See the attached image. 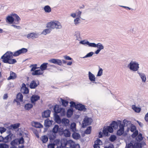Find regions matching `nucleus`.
<instances>
[{
	"label": "nucleus",
	"mask_w": 148,
	"mask_h": 148,
	"mask_svg": "<svg viewBox=\"0 0 148 148\" xmlns=\"http://www.w3.org/2000/svg\"><path fill=\"white\" fill-rule=\"evenodd\" d=\"M53 122V121L50 120L49 119H47L45 120L44 126L46 127H49L51 126Z\"/></svg>",
	"instance_id": "13"
},
{
	"label": "nucleus",
	"mask_w": 148,
	"mask_h": 148,
	"mask_svg": "<svg viewBox=\"0 0 148 148\" xmlns=\"http://www.w3.org/2000/svg\"><path fill=\"white\" fill-rule=\"evenodd\" d=\"M63 133L65 136L69 137L70 136V132L68 130H65L63 132Z\"/></svg>",
	"instance_id": "40"
},
{
	"label": "nucleus",
	"mask_w": 148,
	"mask_h": 148,
	"mask_svg": "<svg viewBox=\"0 0 148 148\" xmlns=\"http://www.w3.org/2000/svg\"><path fill=\"white\" fill-rule=\"evenodd\" d=\"M49 62L54 64L61 66L62 64V61L60 60L55 59H51L49 60Z\"/></svg>",
	"instance_id": "11"
},
{
	"label": "nucleus",
	"mask_w": 148,
	"mask_h": 148,
	"mask_svg": "<svg viewBox=\"0 0 148 148\" xmlns=\"http://www.w3.org/2000/svg\"><path fill=\"white\" fill-rule=\"evenodd\" d=\"M92 121L91 118L87 117L85 118L82 123V127L85 128L86 126L90 125Z\"/></svg>",
	"instance_id": "5"
},
{
	"label": "nucleus",
	"mask_w": 148,
	"mask_h": 148,
	"mask_svg": "<svg viewBox=\"0 0 148 148\" xmlns=\"http://www.w3.org/2000/svg\"><path fill=\"white\" fill-rule=\"evenodd\" d=\"M14 20L13 16H12V14H10V16H7L6 19V22L10 24L13 23L14 22Z\"/></svg>",
	"instance_id": "14"
},
{
	"label": "nucleus",
	"mask_w": 148,
	"mask_h": 148,
	"mask_svg": "<svg viewBox=\"0 0 148 148\" xmlns=\"http://www.w3.org/2000/svg\"><path fill=\"white\" fill-rule=\"evenodd\" d=\"M95 144L100 145L102 144V142L100 139H97L95 142Z\"/></svg>",
	"instance_id": "59"
},
{
	"label": "nucleus",
	"mask_w": 148,
	"mask_h": 148,
	"mask_svg": "<svg viewBox=\"0 0 148 148\" xmlns=\"http://www.w3.org/2000/svg\"><path fill=\"white\" fill-rule=\"evenodd\" d=\"M88 76L89 80L94 83V82L96 80V78L95 75L92 74L90 71H89L88 73Z\"/></svg>",
	"instance_id": "15"
},
{
	"label": "nucleus",
	"mask_w": 148,
	"mask_h": 148,
	"mask_svg": "<svg viewBox=\"0 0 148 148\" xmlns=\"http://www.w3.org/2000/svg\"><path fill=\"white\" fill-rule=\"evenodd\" d=\"M75 108L78 110H79L82 111L84 112L86 110L85 106L81 103L76 104V105L75 106Z\"/></svg>",
	"instance_id": "9"
},
{
	"label": "nucleus",
	"mask_w": 148,
	"mask_h": 148,
	"mask_svg": "<svg viewBox=\"0 0 148 148\" xmlns=\"http://www.w3.org/2000/svg\"><path fill=\"white\" fill-rule=\"evenodd\" d=\"M93 54V52L92 51L90 52L87 53L85 56H84L82 58H90L91 57Z\"/></svg>",
	"instance_id": "49"
},
{
	"label": "nucleus",
	"mask_w": 148,
	"mask_h": 148,
	"mask_svg": "<svg viewBox=\"0 0 148 148\" xmlns=\"http://www.w3.org/2000/svg\"><path fill=\"white\" fill-rule=\"evenodd\" d=\"M107 130L110 133H112L113 132V127H112L110 125V126H108L106 127Z\"/></svg>",
	"instance_id": "48"
},
{
	"label": "nucleus",
	"mask_w": 148,
	"mask_h": 148,
	"mask_svg": "<svg viewBox=\"0 0 148 148\" xmlns=\"http://www.w3.org/2000/svg\"><path fill=\"white\" fill-rule=\"evenodd\" d=\"M133 146L134 148H141L142 146L141 145V144L139 142L135 143L133 145L132 143L130 142V147Z\"/></svg>",
	"instance_id": "23"
},
{
	"label": "nucleus",
	"mask_w": 148,
	"mask_h": 148,
	"mask_svg": "<svg viewBox=\"0 0 148 148\" xmlns=\"http://www.w3.org/2000/svg\"><path fill=\"white\" fill-rule=\"evenodd\" d=\"M9 145L5 143L0 144V148H8Z\"/></svg>",
	"instance_id": "55"
},
{
	"label": "nucleus",
	"mask_w": 148,
	"mask_h": 148,
	"mask_svg": "<svg viewBox=\"0 0 148 148\" xmlns=\"http://www.w3.org/2000/svg\"><path fill=\"white\" fill-rule=\"evenodd\" d=\"M54 120L55 122L58 124L61 123V120L60 116L57 114H55Z\"/></svg>",
	"instance_id": "25"
},
{
	"label": "nucleus",
	"mask_w": 148,
	"mask_h": 148,
	"mask_svg": "<svg viewBox=\"0 0 148 148\" xmlns=\"http://www.w3.org/2000/svg\"><path fill=\"white\" fill-rule=\"evenodd\" d=\"M39 82L38 80H33L29 84V87L31 89L35 88L39 85Z\"/></svg>",
	"instance_id": "7"
},
{
	"label": "nucleus",
	"mask_w": 148,
	"mask_h": 148,
	"mask_svg": "<svg viewBox=\"0 0 148 148\" xmlns=\"http://www.w3.org/2000/svg\"><path fill=\"white\" fill-rule=\"evenodd\" d=\"M33 106L32 104L28 103L26 104L25 106V108L26 110H29Z\"/></svg>",
	"instance_id": "38"
},
{
	"label": "nucleus",
	"mask_w": 148,
	"mask_h": 148,
	"mask_svg": "<svg viewBox=\"0 0 148 148\" xmlns=\"http://www.w3.org/2000/svg\"><path fill=\"white\" fill-rule=\"evenodd\" d=\"M48 138L47 136L44 135L42 136L41 137V140L42 143H45L48 140Z\"/></svg>",
	"instance_id": "43"
},
{
	"label": "nucleus",
	"mask_w": 148,
	"mask_h": 148,
	"mask_svg": "<svg viewBox=\"0 0 148 148\" xmlns=\"http://www.w3.org/2000/svg\"><path fill=\"white\" fill-rule=\"evenodd\" d=\"M76 16L78 17L77 18H81V15L82 13V12L80 11H77L76 12Z\"/></svg>",
	"instance_id": "62"
},
{
	"label": "nucleus",
	"mask_w": 148,
	"mask_h": 148,
	"mask_svg": "<svg viewBox=\"0 0 148 148\" xmlns=\"http://www.w3.org/2000/svg\"><path fill=\"white\" fill-rule=\"evenodd\" d=\"M71 148H79L80 146L78 144H75V143H73L70 145Z\"/></svg>",
	"instance_id": "51"
},
{
	"label": "nucleus",
	"mask_w": 148,
	"mask_h": 148,
	"mask_svg": "<svg viewBox=\"0 0 148 148\" xmlns=\"http://www.w3.org/2000/svg\"><path fill=\"white\" fill-rule=\"evenodd\" d=\"M43 9L45 12L46 13H49L51 12V9L50 7L48 5H47L45 6Z\"/></svg>",
	"instance_id": "29"
},
{
	"label": "nucleus",
	"mask_w": 148,
	"mask_h": 148,
	"mask_svg": "<svg viewBox=\"0 0 148 148\" xmlns=\"http://www.w3.org/2000/svg\"><path fill=\"white\" fill-rule=\"evenodd\" d=\"M129 121L126 120H124L123 122V125H121L119 126V129L117 131L116 134L117 135L121 136L123 133L124 126H127Z\"/></svg>",
	"instance_id": "3"
},
{
	"label": "nucleus",
	"mask_w": 148,
	"mask_h": 148,
	"mask_svg": "<svg viewBox=\"0 0 148 148\" xmlns=\"http://www.w3.org/2000/svg\"><path fill=\"white\" fill-rule=\"evenodd\" d=\"M17 144L16 139L13 140L10 143V145L12 146H15V145Z\"/></svg>",
	"instance_id": "54"
},
{
	"label": "nucleus",
	"mask_w": 148,
	"mask_h": 148,
	"mask_svg": "<svg viewBox=\"0 0 148 148\" xmlns=\"http://www.w3.org/2000/svg\"><path fill=\"white\" fill-rule=\"evenodd\" d=\"M12 15L13 16L15 22L14 23L16 24H18L19 23V21L21 20V19L16 14H12Z\"/></svg>",
	"instance_id": "12"
},
{
	"label": "nucleus",
	"mask_w": 148,
	"mask_h": 148,
	"mask_svg": "<svg viewBox=\"0 0 148 148\" xmlns=\"http://www.w3.org/2000/svg\"><path fill=\"white\" fill-rule=\"evenodd\" d=\"M121 125H123V124H122L121 121L120 120H118L117 121H113L110 124L111 126L115 130L117 129L118 126L119 127Z\"/></svg>",
	"instance_id": "6"
},
{
	"label": "nucleus",
	"mask_w": 148,
	"mask_h": 148,
	"mask_svg": "<svg viewBox=\"0 0 148 148\" xmlns=\"http://www.w3.org/2000/svg\"><path fill=\"white\" fill-rule=\"evenodd\" d=\"M60 101L62 103V105L63 106L66 107L68 104L69 102L63 99L62 98H60Z\"/></svg>",
	"instance_id": "34"
},
{
	"label": "nucleus",
	"mask_w": 148,
	"mask_h": 148,
	"mask_svg": "<svg viewBox=\"0 0 148 148\" xmlns=\"http://www.w3.org/2000/svg\"><path fill=\"white\" fill-rule=\"evenodd\" d=\"M39 34L34 32H32L28 34L27 35V37L28 39L31 38L34 39L36 38H37L39 37Z\"/></svg>",
	"instance_id": "8"
},
{
	"label": "nucleus",
	"mask_w": 148,
	"mask_h": 148,
	"mask_svg": "<svg viewBox=\"0 0 148 148\" xmlns=\"http://www.w3.org/2000/svg\"><path fill=\"white\" fill-rule=\"evenodd\" d=\"M20 125V124L19 123H16L14 124H12L10 126L7 127V128L9 129H11L12 128L14 129H15L18 128Z\"/></svg>",
	"instance_id": "18"
},
{
	"label": "nucleus",
	"mask_w": 148,
	"mask_h": 148,
	"mask_svg": "<svg viewBox=\"0 0 148 148\" xmlns=\"http://www.w3.org/2000/svg\"><path fill=\"white\" fill-rule=\"evenodd\" d=\"M62 108H60L59 106L57 105H56L54 108V110L55 113V114H57L60 112L61 109Z\"/></svg>",
	"instance_id": "26"
},
{
	"label": "nucleus",
	"mask_w": 148,
	"mask_h": 148,
	"mask_svg": "<svg viewBox=\"0 0 148 148\" xmlns=\"http://www.w3.org/2000/svg\"><path fill=\"white\" fill-rule=\"evenodd\" d=\"M40 99V97L38 95H33L30 97V101L32 103L35 104V102Z\"/></svg>",
	"instance_id": "10"
},
{
	"label": "nucleus",
	"mask_w": 148,
	"mask_h": 148,
	"mask_svg": "<svg viewBox=\"0 0 148 148\" xmlns=\"http://www.w3.org/2000/svg\"><path fill=\"white\" fill-rule=\"evenodd\" d=\"M143 139V137L142 136V134L140 133L138 136L136 138V140L137 141L140 142L142 141Z\"/></svg>",
	"instance_id": "31"
},
{
	"label": "nucleus",
	"mask_w": 148,
	"mask_h": 148,
	"mask_svg": "<svg viewBox=\"0 0 148 148\" xmlns=\"http://www.w3.org/2000/svg\"><path fill=\"white\" fill-rule=\"evenodd\" d=\"M17 143H18L19 144H23L24 143V138L23 137H21L20 138H16Z\"/></svg>",
	"instance_id": "45"
},
{
	"label": "nucleus",
	"mask_w": 148,
	"mask_h": 148,
	"mask_svg": "<svg viewBox=\"0 0 148 148\" xmlns=\"http://www.w3.org/2000/svg\"><path fill=\"white\" fill-rule=\"evenodd\" d=\"M55 145L53 143L49 144L48 145V148H54Z\"/></svg>",
	"instance_id": "64"
},
{
	"label": "nucleus",
	"mask_w": 148,
	"mask_h": 148,
	"mask_svg": "<svg viewBox=\"0 0 148 148\" xmlns=\"http://www.w3.org/2000/svg\"><path fill=\"white\" fill-rule=\"evenodd\" d=\"M73 113V110L72 109H69L67 112V116L68 117H70L72 115Z\"/></svg>",
	"instance_id": "36"
},
{
	"label": "nucleus",
	"mask_w": 148,
	"mask_h": 148,
	"mask_svg": "<svg viewBox=\"0 0 148 148\" xmlns=\"http://www.w3.org/2000/svg\"><path fill=\"white\" fill-rule=\"evenodd\" d=\"M116 137L115 135H112L110 137L109 140L110 141L113 142L116 140Z\"/></svg>",
	"instance_id": "52"
},
{
	"label": "nucleus",
	"mask_w": 148,
	"mask_h": 148,
	"mask_svg": "<svg viewBox=\"0 0 148 148\" xmlns=\"http://www.w3.org/2000/svg\"><path fill=\"white\" fill-rule=\"evenodd\" d=\"M16 74L10 71V76L8 78V80L14 79L16 78Z\"/></svg>",
	"instance_id": "22"
},
{
	"label": "nucleus",
	"mask_w": 148,
	"mask_h": 148,
	"mask_svg": "<svg viewBox=\"0 0 148 148\" xmlns=\"http://www.w3.org/2000/svg\"><path fill=\"white\" fill-rule=\"evenodd\" d=\"M139 68V64L136 61H131L130 62V70L133 71H138Z\"/></svg>",
	"instance_id": "4"
},
{
	"label": "nucleus",
	"mask_w": 148,
	"mask_h": 148,
	"mask_svg": "<svg viewBox=\"0 0 148 148\" xmlns=\"http://www.w3.org/2000/svg\"><path fill=\"white\" fill-rule=\"evenodd\" d=\"M137 73L139 75V76L141 78L142 80V82L143 83L145 82L146 80V77L145 74L144 73L138 72V71L137 72Z\"/></svg>",
	"instance_id": "19"
},
{
	"label": "nucleus",
	"mask_w": 148,
	"mask_h": 148,
	"mask_svg": "<svg viewBox=\"0 0 148 148\" xmlns=\"http://www.w3.org/2000/svg\"><path fill=\"white\" fill-rule=\"evenodd\" d=\"M51 111L49 110L44 111L42 114V117L43 118H47L50 116Z\"/></svg>",
	"instance_id": "16"
},
{
	"label": "nucleus",
	"mask_w": 148,
	"mask_h": 148,
	"mask_svg": "<svg viewBox=\"0 0 148 148\" xmlns=\"http://www.w3.org/2000/svg\"><path fill=\"white\" fill-rule=\"evenodd\" d=\"M14 136L10 135H8L5 137L4 138V142L7 143L8 142L10 141L12 139Z\"/></svg>",
	"instance_id": "17"
},
{
	"label": "nucleus",
	"mask_w": 148,
	"mask_h": 148,
	"mask_svg": "<svg viewBox=\"0 0 148 148\" xmlns=\"http://www.w3.org/2000/svg\"><path fill=\"white\" fill-rule=\"evenodd\" d=\"M96 44L95 43H90L89 42L88 45L89 47H96Z\"/></svg>",
	"instance_id": "61"
},
{
	"label": "nucleus",
	"mask_w": 148,
	"mask_h": 148,
	"mask_svg": "<svg viewBox=\"0 0 148 148\" xmlns=\"http://www.w3.org/2000/svg\"><path fill=\"white\" fill-rule=\"evenodd\" d=\"M103 69L102 68H101L99 66V70L98 72L97 75V76H101L103 74Z\"/></svg>",
	"instance_id": "50"
},
{
	"label": "nucleus",
	"mask_w": 148,
	"mask_h": 148,
	"mask_svg": "<svg viewBox=\"0 0 148 148\" xmlns=\"http://www.w3.org/2000/svg\"><path fill=\"white\" fill-rule=\"evenodd\" d=\"M6 130V128L4 127H0V132L2 134L5 132Z\"/></svg>",
	"instance_id": "63"
},
{
	"label": "nucleus",
	"mask_w": 148,
	"mask_h": 148,
	"mask_svg": "<svg viewBox=\"0 0 148 148\" xmlns=\"http://www.w3.org/2000/svg\"><path fill=\"white\" fill-rule=\"evenodd\" d=\"M51 29L50 28H48L44 30L41 34L46 35L50 33L51 31Z\"/></svg>",
	"instance_id": "32"
},
{
	"label": "nucleus",
	"mask_w": 148,
	"mask_h": 148,
	"mask_svg": "<svg viewBox=\"0 0 148 148\" xmlns=\"http://www.w3.org/2000/svg\"><path fill=\"white\" fill-rule=\"evenodd\" d=\"M60 143V140L59 139H56L54 140L53 144L54 145H58Z\"/></svg>",
	"instance_id": "60"
},
{
	"label": "nucleus",
	"mask_w": 148,
	"mask_h": 148,
	"mask_svg": "<svg viewBox=\"0 0 148 148\" xmlns=\"http://www.w3.org/2000/svg\"><path fill=\"white\" fill-rule=\"evenodd\" d=\"M103 132L104 135L107 136H108V132H109L108 131L106 127H104L103 128Z\"/></svg>",
	"instance_id": "53"
},
{
	"label": "nucleus",
	"mask_w": 148,
	"mask_h": 148,
	"mask_svg": "<svg viewBox=\"0 0 148 148\" xmlns=\"http://www.w3.org/2000/svg\"><path fill=\"white\" fill-rule=\"evenodd\" d=\"M48 63H44L42 64L40 66V70L43 71L46 69H47V67Z\"/></svg>",
	"instance_id": "27"
},
{
	"label": "nucleus",
	"mask_w": 148,
	"mask_h": 148,
	"mask_svg": "<svg viewBox=\"0 0 148 148\" xmlns=\"http://www.w3.org/2000/svg\"><path fill=\"white\" fill-rule=\"evenodd\" d=\"M44 72L40 70H36L32 73L33 75H40L43 73Z\"/></svg>",
	"instance_id": "21"
},
{
	"label": "nucleus",
	"mask_w": 148,
	"mask_h": 148,
	"mask_svg": "<svg viewBox=\"0 0 148 148\" xmlns=\"http://www.w3.org/2000/svg\"><path fill=\"white\" fill-rule=\"evenodd\" d=\"M27 49L25 48H22L15 52L14 53L11 51H8L1 57L3 62L5 63L10 64H14L16 62L15 59H12L13 56H17L22 53L27 52Z\"/></svg>",
	"instance_id": "1"
},
{
	"label": "nucleus",
	"mask_w": 148,
	"mask_h": 148,
	"mask_svg": "<svg viewBox=\"0 0 148 148\" xmlns=\"http://www.w3.org/2000/svg\"><path fill=\"white\" fill-rule=\"evenodd\" d=\"M97 47L98 49L101 50L104 49L103 45L100 43H98L96 44V47Z\"/></svg>",
	"instance_id": "42"
},
{
	"label": "nucleus",
	"mask_w": 148,
	"mask_h": 148,
	"mask_svg": "<svg viewBox=\"0 0 148 148\" xmlns=\"http://www.w3.org/2000/svg\"><path fill=\"white\" fill-rule=\"evenodd\" d=\"M89 43V41H87L86 40H82L80 41L79 43L80 44H82V45H85L86 44L88 45Z\"/></svg>",
	"instance_id": "58"
},
{
	"label": "nucleus",
	"mask_w": 148,
	"mask_h": 148,
	"mask_svg": "<svg viewBox=\"0 0 148 148\" xmlns=\"http://www.w3.org/2000/svg\"><path fill=\"white\" fill-rule=\"evenodd\" d=\"M130 125H130V131L132 132H134V131H135V130H136V126L133 124L131 123L130 121Z\"/></svg>",
	"instance_id": "35"
},
{
	"label": "nucleus",
	"mask_w": 148,
	"mask_h": 148,
	"mask_svg": "<svg viewBox=\"0 0 148 148\" xmlns=\"http://www.w3.org/2000/svg\"><path fill=\"white\" fill-rule=\"evenodd\" d=\"M23 95L21 93H18L17 95V99L19 100L21 102L23 101Z\"/></svg>",
	"instance_id": "33"
},
{
	"label": "nucleus",
	"mask_w": 148,
	"mask_h": 148,
	"mask_svg": "<svg viewBox=\"0 0 148 148\" xmlns=\"http://www.w3.org/2000/svg\"><path fill=\"white\" fill-rule=\"evenodd\" d=\"M33 125L37 128L43 127V126L40 123L34 122L33 123Z\"/></svg>",
	"instance_id": "28"
},
{
	"label": "nucleus",
	"mask_w": 148,
	"mask_h": 148,
	"mask_svg": "<svg viewBox=\"0 0 148 148\" xmlns=\"http://www.w3.org/2000/svg\"><path fill=\"white\" fill-rule=\"evenodd\" d=\"M37 65L36 64H32L29 67L31 68V71H35L36 69L39 68L37 67Z\"/></svg>",
	"instance_id": "37"
},
{
	"label": "nucleus",
	"mask_w": 148,
	"mask_h": 148,
	"mask_svg": "<svg viewBox=\"0 0 148 148\" xmlns=\"http://www.w3.org/2000/svg\"><path fill=\"white\" fill-rule=\"evenodd\" d=\"M92 127L91 126H89L87 127L86 130L84 131V133L87 134H89L91 133Z\"/></svg>",
	"instance_id": "39"
},
{
	"label": "nucleus",
	"mask_w": 148,
	"mask_h": 148,
	"mask_svg": "<svg viewBox=\"0 0 148 148\" xmlns=\"http://www.w3.org/2000/svg\"><path fill=\"white\" fill-rule=\"evenodd\" d=\"M73 138L76 140L79 139L80 138V135L77 133L74 132L72 135Z\"/></svg>",
	"instance_id": "30"
},
{
	"label": "nucleus",
	"mask_w": 148,
	"mask_h": 148,
	"mask_svg": "<svg viewBox=\"0 0 148 148\" xmlns=\"http://www.w3.org/2000/svg\"><path fill=\"white\" fill-rule=\"evenodd\" d=\"M60 113L61 116H64L65 114V110L63 108H61L60 110V112H59Z\"/></svg>",
	"instance_id": "56"
},
{
	"label": "nucleus",
	"mask_w": 148,
	"mask_h": 148,
	"mask_svg": "<svg viewBox=\"0 0 148 148\" xmlns=\"http://www.w3.org/2000/svg\"><path fill=\"white\" fill-rule=\"evenodd\" d=\"M133 133L131 135V136L133 138H135L138 135V130H135L133 132Z\"/></svg>",
	"instance_id": "46"
},
{
	"label": "nucleus",
	"mask_w": 148,
	"mask_h": 148,
	"mask_svg": "<svg viewBox=\"0 0 148 148\" xmlns=\"http://www.w3.org/2000/svg\"><path fill=\"white\" fill-rule=\"evenodd\" d=\"M80 18H77L74 20V23L76 25H78L80 23Z\"/></svg>",
	"instance_id": "47"
},
{
	"label": "nucleus",
	"mask_w": 148,
	"mask_h": 148,
	"mask_svg": "<svg viewBox=\"0 0 148 148\" xmlns=\"http://www.w3.org/2000/svg\"><path fill=\"white\" fill-rule=\"evenodd\" d=\"M69 120L66 118H63L62 119L61 123L64 126H68L69 125Z\"/></svg>",
	"instance_id": "20"
},
{
	"label": "nucleus",
	"mask_w": 148,
	"mask_h": 148,
	"mask_svg": "<svg viewBox=\"0 0 148 148\" xmlns=\"http://www.w3.org/2000/svg\"><path fill=\"white\" fill-rule=\"evenodd\" d=\"M132 108L134 111L136 113H139L141 110L140 108L136 106L135 105H133L132 106Z\"/></svg>",
	"instance_id": "24"
},
{
	"label": "nucleus",
	"mask_w": 148,
	"mask_h": 148,
	"mask_svg": "<svg viewBox=\"0 0 148 148\" xmlns=\"http://www.w3.org/2000/svg\"><path fill=\"white\" fill-rule=\"evenodd\" d=\"M59 129V126L58 125H55L52 130V132L54 133L58 132Z\"/></svg>",
	"instance_id": "41"
},
{
	"label": "nucleus",
	"mask_w": 148,
	"mask_h": 148,
	"mask_svg": "<svg viewBox=\"0 0 148 148\" xmlns=\"http://www.w3.org/2000/svg\"><path fill=\"white\" fill-rule=\"evenodd\" d=\"M46 27L51 29H60L62 28L61 23L58 21L51 22L47 24Z\"/></svg>",
	"instance_id": "2"
},
{
	"label": "nucleus",
	"mask_w": 148,
	"mask_h": 148,
	"mask_svg": "<svg viewBox=\"0 0 148 148\" xmlns=\"http://www.w3.org/2000/svg\"><path fill=\"white\" fill-rule=\"evenodd\" d=\"M76 127V124L75 123H72L71 124L70 127L71 129L73 130L74 131Z\"/></svg>",
	"instance_id": "57"
},
{
	"label": "nucleus",
	"mask_w": 148,
	"mask_h": 148,
	"mask_svg": "<svg viewBox=\"0 0 148 148\" xmlns=\"http://www.w3.org/2000/svg\"><path fill=\"white\" fill-rule=\"evenodd\" d=\"M21 92L23 93L27 94L29 92V90L28 88L27 87L24 88V89H21Z\"/></svg>",
	"instance_id": "44"
}]
</instances>
